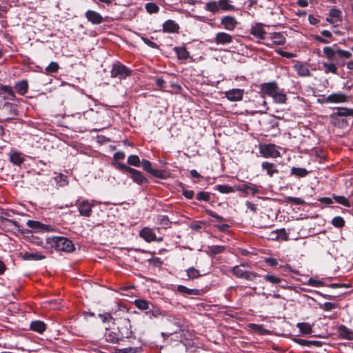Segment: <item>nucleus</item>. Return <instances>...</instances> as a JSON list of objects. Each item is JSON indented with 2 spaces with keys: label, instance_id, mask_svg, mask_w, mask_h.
Segmentation results:
<instances>
[{
  "label": "nucleus",
  "instance_id": "nucleus-37",
  "mask_svg": "<svg viewBox=\"0 0 353 353\" xmlns=\"http://www.w3.org/2000/svg\"><path fill=\"white\" fill-rule=\"evenodd\" d=\"M309 172H310L305 168L292 167L291 168L290 174L297 178H304L309 174Z\"/></svg>",
  "mask_w": 353,
  "mask_h": 353
},
{
  "label": "nucleus",
  "instance_id": "nucleus-45",
  "mask_svg": "<svg viewBox=\"0 0 353 353\" xmlns=\"http://www.w3.org/2000/svg\"><path fill=\"white\" fill-rule=\"evenodd\" d=\"M332 198L336 203L341 204L347 208H350L351 206L350 201L344 196H339L334 194L332 195Z\"/></svg>",
  "mask_w": 353,
  "mask_h": 353
},
{
  "label": "nucleus",
  "instance_id": "nucleus-26",
  "mask_svg": "<svg viewBox=\"0 0 353 353\" xmlns=\"http://www.w3.org/2000/svg\"><path fill=\"white\" fill-rule=\"evenodd\" d=\"M342 12L339 9L332 8L329 11V18H327V21L332 24L337 21H341Z\"/></svg>",
  "mask_w": 353,
  "mask_h": 353
},
{
  "label": "nucleus",
  "instance_id": "nucleus-29",
  "mask_svg": "<svg viewBox=\"0 0 353 353\" xmlns=\"http://www.w3.org/2000/svg\"><path fill=\"white\" fill-rule=\"evenodd\" d=\"M139 235L147 242H151L156 240L155 233L149 228H143L140 231Z\"/></svg>",
  "mask_w": 353,
  "mask_h": 353
},
{
  "label": "nucleus",
  "instance_id": "nucleus-15",
  "mask_svg": "<svg viewBox=\"0 0 353 353\" xmlns=\"http://www.w3.org/2000/svg\"><path fill=\"white\" fill-rule=\"evenodd\" d=\"M85 17L93 25H99L103 21V17L99 12L92 10H87Z\"/></svg>",
  "mask_w": 353,
  "mask_h": 353
},
{
  "label": "nucleus",
  "instance_id": "nucleus-25",
  "mask_svg": "<svg viewBox=\"0 0 353 353\" xmlns=\"http://www.w3.org/2000/svg\"><path fill=\"white\" fill-rule=\"evenodd\" d=\"M261 168L266 171L267 174L270 177H272L274 174L279 173V170L276 164L268 161H264L261 164Z\"/></svg>",
  "mask_w": 353,
  "mask_h": 353
},
{
  "label": "nucleus",
  "instance_id": "nucleus-43",
  "mask_svg": "<svg viewBox=\"0 0 353 353\" xmlns=\"http://www.w3.org/2000/svg\"><path fill=\"white\" fill-rule=\"evenodd\" d=\"M263 278L265 281L272 284L278 285V283H285V280L272 274H266Z\"/></svg>",
  "mask_w": 353,
  "mask_h": 353
},
{
  "label": "nucleus",
  "instance_id": "nucleus-3",
  "mask_svg": "<svg viewBox=\"0 0 353 353\" xmlns=\"http://www.w3.org/2000/svg\"><path fill=\"white\" fill-rule=\"evenodd\" d=\"M46 243L50 248H54L57 251L72 252L75 250L74 245L72 241L64 236H49L46 239Z\"/></svg>",
  "mask_w": 353,
  "mask_h": 353
},
{
  "label": "nucleus",
  "instance_id": "nucleus-56",
  "mask_svg": "<svg viewBox=\"0 0 353 353\" xmlns=\"http://www.w3.org/2000/svg\"><path fill=\"white\" fill-rule=\"evenodd\" d=\"M148 262L150 265L156 268H159L163 264V261L159 257L152 258L148 260Z\"/></svg>",
  "mask_w": 353,
  "mask_h": 353
},
{
  "label": "nucleus",
  "instance_id": "nucleus-20",
  "mask_svg": "<svg viewBox=\"0 0 353 353\" xmlns=\"http://www.w3.org/2000/svg\"><path fill=\"white\" fill-rule=\"evenodd\" d=\"M81 117L94 123H97L100 119L99 112L94 110L92 108L85 111L83 114H79V118Z\"/></svg>",
  "mask_w": 353,
  "mask_h": 353
},
{
  "label": "nucleus",
  "instance_id": "nucleus-17",
  "mask_svg": "<svg viewBox=\"0 0 353 353\" xmlns=\"http://www.w3.org/2000/svg\"><path fill=\"white\" fill-rule=\"evenodd\" d=\"M221 24L225 30L232 31L236 28L238 21L232 16H225L221 19Z\"/></svg>",
  "mask_w": 353,
  "mask_h": 353
},
{
  "label": "nucleus",
  "instance_id": "nucleus-22",
  "mask_svg": "<svg viewBox=\"0 0 353 353\" xmlns=\"http://www.w3.org/2000/svg\"><path fill=\"white\" fill-rule=\"evenodd\" d=\"M334 112L331 117L332 119L336 117H353V108H348L345 107H336L334 108Z\"/></svg>",
  "mask_w": 353,
  "mask_h": 353
},
{
  "label": "nucleus",
  "instance_id": "nucleus-23",
  "mask_svg": "<svg viewBox=\"0 0 353 353\" xmlns=\"http://www.w3.org/2000/svg\"><path fill=\"white\" fill-rule=\"evenodd\" d=\"M46 324L40 320L32 321L30 322L29 329L39 334H43L46 330Z\"/></svg>",
  "mask_w": 353,
  "mask_h": 353
},
{
  "label": "nucleus",
  "instance_id": "nucleus-58",
  "mask_svg": "<svg viewBox=\"0 0 353 353\" xmlns=\"http://www.w3.org/2000/svg\"><path fill=\"white\" fill-rule=\"evenodd\" d=\"M98 316L101 319V321L103 323L110 322L114 319L113 317L111 316L110 313L108 312L99 314Z\"/></svg>",
  "mask_w": 353,
  "mask_h": 353
},
{
  "label": "nucleus",
  "instance_id": "nucleus-4",
  "mask_svg": "<svg viewBox=\"0 0 353 353\" xmlns=\"http://www.w3.org/2000/svg\"><path fill=\"white\" fill-rule=\"evenodd\" d=\"M113 166L118 170L123 173H129L130 178L133 182L141 185L143 184L148 183V179L139 170L132 168L125 164L117 161L112 163Z\"/></svg>",
  "mask_w": 353,
  "mask_h": 353
},
{
  "label": "nucleus",
  "instance_id": "nucleus-53",
  "mask_svg": "<svg viewBox=\"0 0 353 353\" xmlns=\"http://www.w3.org/2000/svg\"><path fill=\"white\" fill-rule=\"evenodd\" d=\"M59 69L58 63L52 61L46 68L48 74L57 73Z\"/></svg>",
  "mask_w": 353,
  "mask_h": 353
},
{
  "label": "nucleus",
  "instance_id": "nucleus-54",
  "mask_svg": "<svg viewBox=\"0 0 353 353\" xmlns=\"http://www.w3.org/2000/svg\"><path fill=\"white\" fill-rule=\"evenodd\" d=\"M108 339L107 340L111 343H118L120 340H123V339L121 338V336H119V332L115 333L113 332H110L108 333L107 336Z\"/></svg>",
  "mask_w": 353,
  "mask_h": 353
},
{
  "label": "nucleus",
  "instance_id": "nucleus-14",
  "mask_svg": "<svg viewBox=\"0 0 353 353\" xmlns=\"http://www.w3.org/2000/svg\"><path fill=\"white\" fill-rule=\"evenodd\" d=\"M244 90L233 88L225 92V97L230 101H241L243 97Z\"/></svg>",
  "mask_w": 353,
  "mask_h": 353
},
{
  "label": "nucleus",
  "instance_id": "nucleus-57",
  "mask_svg": "<svg viewBox=\"0 0 353 353\" xmlns=\"http://www.w3.org/2000/svg\"><path fill=\"white\" fill-rule=\"evenodd\" d=\"M320 307L325 311H331L336 307V304L331 302H325L323 305H321Z\"/></svg>",
  "mask_w": 353,
  "mask_h": 353
},
{
  "label": "nucleus",
  "instance_id": "nucleus-52",
  "mask_svg": "<svg viewBox=\"0 0 353 353\" xmlns=\"http://www.w3.org/2000/svg\"><path fill=\"white\" fill-rule=\"evenodd\" d=\"M67 178L66 175H64L63 174H59L54 177V181L60 186H65L68 183Z\"/></svg>",
  "mask_w": 353,
  "mask_h": 353
},
{
  "label": "nucleus",
  "instance_id": "nucleus-21",
  "mask_svg": "<svg viewBox=\"0 0 353 353\" xmlns=\"http://www.w3.org/2000/svg\"><path fill=\"white\" fill-rule=\"evenodd\" d=\"M349 99V97L343 92H333L327 96V101L330 103H345Z\"/></svg>",
  "mask_w": 353,
  "mask_h": 353
},
{
  "label": "nucleus",
  "instance_id": "nucleus-64",
  "mask_svg": "<svg viewBox=\"0 0 353 353\" xmlns=\"http://www.w3.org/2000/svg\"><path fill=\"white\" fill-rule=\"evenodd\" d=\"M121 353H139L138 348L134 347H127L121 350Z\"/></svg>",
  "mask_w": 353,
  "mask_h": 353
},
{
  "label": "nucleus",
  "instance_id": "nucleus-35",
  "mask_svg": "<svg viewBox=\"0 0 353 353\" xmlns=\"http://www.w3.org/2000/svg\"><path fill=\"white\" fill-rule=\"evenodd\" d=\"M134 305L141 310H145V312L150 309V306L152 303L143 299H135L133 302Z\"/></svg>",
  "mask_w": 353,
  "mask_h": 353
},
{
  "label": "nucleus",
  "instance_id": "nucleus-24",
  "mask_svg": "<svg viewBox=\"0 0 353 353\" xmlns=\"http://www.w3.org/2000/svg\"><path fill=\"white\" fill-rule=\"evenodd\" d=\"M274 45H283L285 43V36L282 32L270 33L268 38Z\"/></svg>",
  "mask_w": 353,
  "mask_h": 353
},
{
  "label": "nucleus",
  "instance_id": "nucleus-48",
  "mask_svg": "<svg viewBox=\"0 0 353 353\" xmlns=\"http://www.w3.org/2000/svg\"><path fill=\"white\" fill-rule=\"evenodd\" d=\"M196 199L199 201L209 202L211 199V193L204 191L199 192L196 194Z\"/></svg>",
  "mask_w": 353,
  "mask_h": 353
},
{
  "label": "nucleus",
  "instance_id": "nucleus-60",
  "mask_svg": "<svg viewBox=\"0 0 353 353\" xmlns=\"http://www.w3.org/2000/svg\"><path fill=\"white\" fill-rule=\"evenodd\" d=\"M141 40L144 42L145 44H146L148 46L157 49L159 48V46L152 41H150L148 38L142 37Z\"/></svg>",
  "mask_w": 353,
  "mask_h": 353
},
{
  "label": "nucleus",
  "instance_id": "nucleus-46",
  "mask_svg": "<svg viewBox=\"0 0 353 353\" xmlns=\"http://www.w3.org/2000/svg\"><path fill=\"white\" fill-rule=\"evenodd\" d=\"M187 276L190 279H194L199 278L201 275L199 270L194 267L189 268L186 270Z\"/></svg>",
  "mask_w": 353,
  "mask_h": 353
},
{
  "label": "nucleus",
  "instance_id": "nucleus-34",
  "mask_svg": "<svg viewBox=\"0 0 353 353\" xmlns=\"http://www.w3.org/2000/svg\"><path fill=\"white\" fill-rule=\"evenodd\" d=\"M294 341L300 345L302 346H315V347H321L322 345V342L319 341H309L301 339H294Z\"/></svg>",
  "mask_w": 353,
  "mask_h": 353
},
{
  "label": "nucleus",
  "instance_id": "nucleus-19",
  "mask_svg": "<svg viewBox=\"0 0 353 353\" xmlns=\"http://www.w3.org/2000/svg\"><path fill=\"white\" fill-rule=\"evenodd\" d=\"M179 29V25L171 19L165 21L163 24V31L165 33H178Z\"/></svg>",
  "mask_w": 353,
  "mask_h": 353
},
{
  "label": "nucleus",
  "instance_id": "nucleus-12",
  "mask_svg": "<svg viewBox=\"0 0 353 353\" xmlns=\"http://www.w3.org/2000/svg\"><path fill=\"white\" fill-rule=\"evenodd\" d=\"M209 41L217 45H227L233 41V37L226 32H219L216 34L214 38L210 39Z\"/></svg>",
  "mask_w": 353,
  "mask_h": 353
},
{
  "label": "nucleus",
  "instance_id": "nucleus-33",
  "mask_svg": "<svg viewBox=\"0 0 353 353\" xmlns=\"http://www.w3.org/2000/svg\"><path fill=\"white\" fill-rule=\"evenodd\" d=\"M177 292L183 295H200V290L198 289H190L185 285L177 286Z\"/></svg>",
  "mask_w": 353,
  "mask_h": 353
},
{
  "label": "nucleus",
  "instance_id": "nucleus-36",
  "mask_svg": "<svg viewBox=\"0 0 353 353\" xmlns=\"http://www.w3.org/2000/svg\"><path fill=\"white\" fill-rule=\"evenodd\" d=\"M298 75L301 77H309L311 73L310 70L303 63H299L294 65Z\"/></svg>",
  "mask_w": 353,
  "mask_h": 353
},
{
  "label": "nucleus",
  "instance_id": "nucleus-6",
  "mask_svg": "<svg viewBox=\"0 0 353 353\" xmlns=\"http://www.w3.org/2000/svg\"><path fill=\"white\" fill-rule=\"evenodd\" d=\"M110 74L112 78L123 80L132 74V70L121 62L117 61L112 64Z\"/></svg>",
  "mask_w": 353,
  "mask_h": 353
},
{
  "label": "nucleus",
  "instance_id": "nucleus-61",
  "mask_svg": "<svg viewBox=\"0 0 353 353\" xmlns=\"http://www.w3.org/2000/svg\"><path fill=\"white\" fill-rule=\"evenodd\" d=\"M182 194L183 196H185L188 199H193L194 196V192L193 190H189L186 189L182 190Z\"/></svg>",
  "mask_w": 353,
  "mask_h": 353
},
{
  "label": "nucleus",
  "instance_id": "nucleus-49",
  "mask_svg": "<svg viewBox=\"0 0 353 353\" xmlns=\"http://www.w3.org/2000/svg\"><path fill=\"white\" fill-rule=\"evenodd\" d=\"M331 223L335 228H342L343 227L345 226V223L343 218L340 216H334L332 219Z\"/></svg>",
  "mask_w": 353,
  "mask_h": 353
},
{
  "label": "nucleus",
  "instance_id": "nucleus-16",
  "mask_svg": "<svg viewBox=\"0 0 353 353\" xmlns=\"http://www.w3.org/2000/svg\"><path fill=\"white\" fill-rule=\"evenodd\" d=\"M92 205L88 201H83L78 204V209L80 215L90 217L92 212Z\"/></svg>",
  "mask_w": 353,
  "mask_h": 353
},
{
  "label": "nucleus",
  "instance_id": "nucleus-30",
  "mask_svg": "<svg viewBox=\"0 0 353 353\" xmlns=\"http://www.w3.org/2000/svg\"><path fill=\"white\" fill-rule=\"evenodd\" d=\"M28 82L26 79L16 83L14 85L16 92L22 96H24L28 92Z\"/></svg>",
  "mask_w": 353,
  "mask_h": 353
},
{
  "label": "nucleus",
  "instance_id": "nucleus-8",
  "mask_svg": "<svg viewBox=\"0 0 353 353\" xmlns=\"http://www.w3.org/2000/svg\"><path fill=\"white\" fill-rule=\"evenodd\" d=\"M118 332L123 339H129L132 335L131 323L128 318H121L118 321Z\"/></svg>",
  "mask_w": 353,
  "mask_h": 353
},
{
  "label": "nucleus",
  "instance_id": "nucleus-55",
  "mask_svg": "<svg viewBox=\"0 0 353 353\" xmlns=\"http://www.w3.org/2000/svg\"><path fill=\"white\" fill-rule=\"evenodd\" d=\"M205 212L207 213L208 215H209L213 218H215L219 222L230 221L229 219H225V218L219 215L218 214H216V212H213L211 210L207 209V210H205Z\"/></svg>",
  "mask_w": 353,
  "mask_h": 353
},
{
  "label": "nucleus",
  "instance_id": "nucleus-39",
  "mask_svg": "<svg viewBox=\"0 0 353 353\" xmlns=\"http://www.w3.org/2000/svg\"><path fill=\"white\" fill-rule=\"evenodd\" d=\"M157 223L162 225L165 229L170 228L172 223L167 215H158L157 218Z\"/></svg>",
  "mask_w": 353,
  "mask_h": 353
},
{
  "label": "nucleus",
  "instance_id": "nucleus-41",
  "mask_svg": "<svg viewBox=\"0 0 353 353\" xmlns=\"http://www.w3.org/2000/svg\"><path fill=\"white\" fill-rule=\"evenodd\" d=\"M209 249V254L211 256H214L216 254H221L225 250V247L223 245H212L208 247Z\"/></svg>",
  "mask_w": 353,
  "mask_h": 353
},
{
  "label": "nucleus",
  "instance_id": "nucleus-40",
  "mask_svg": "<svg viewBox=\"0 0 353 353\" xmlns=\"http://www.w3.org/2000/svg\"><path fill=\"white\" fill-rule=\"evenodd\" d=\"M296 326L303 334H310L312 332V326L308 323H298Z\"/></svg>",
  "mask_w": 353,
  "mask_h": 353
},
{
  "label": "nucleus",
  "instance_id": "nucleus-42",
  "mask_svg": "<svg viewBox=\"0 0 353 353\" xmlns=\"http://www.w3.org/2000/svg\"><path fill=\"white\" fill-rule=\"evenodd\" d=\"M325 73L337 74V67L334 63L324 62L322 63Z\"/></svg>",
  "mask_w": 353,
  "mask_h": 353
},
{
  "label": "nucleus",
  "instance_id": "nucleus-2",
  "mask_svg": "<svg viewBox=\"0 0 353 353\" xmlns=\"http://www.w3.org/2000/svg\"><path fill=\"white\" fill-rule=\"evenodd\" d=\"M323 52L330 61H335L336 65L339 67L345 65V59H350L352 57L350 52L339 49L336 44L333 45V46L324 47Z\"/></svg>",
  "mask_w": 353,
  "mask_h": 353
},
{
  "label": "nucleus",
  "instance_id": "nucleus-11",
  "mask_svg": "<svg viewBox=\"0 0 353 353\" xmlns=\"http://www.w3.org/2000/svg\"><path fill=\"white\" fill-rule=\"evenodd\" d=\"M260 152L265 158H276L280 157V152L277 150V146L272 143H269L261 146Z\"/></svg>",
  "mask_w": 353,
  "mask_h": 353
},
{
  "label": "nucleus",
  "instance_id": "nucleus-51",
  "mask_svg": "<svg viewBox=\"0 0 353 353\" xmlns=\"http://www.w3.org/2000/svg\"><path fill=\"white\" fill-rule=\"evenodd\" d=\"M145 8L146 11L150 14L157 13L159 10V6L153 2L147 3Z\"/></svg>",
  "mask_w": 353,
  "mask_h": 353
},
{
  "label": "nucleus",
  "instance_id": "nucleus-59",
  "mask_svg": "<svg viewBox=\"0 0 353 353\" xmlns=\"http://www.w3.org/2000/svg\"><path fill=\"white\" fill-rule=\"evenodd\" d=\"M3 214L5 215V216H2V219L4 221L13 224L15 227H17V228L19 227L17 221L8 218L9 216H10V212H4Z\"/></svg>",
  "mask_w": 353,
  "mask_h": 353
},
{
  "label": "nucleus",
  "instance_id": "nucleus-18",
  "mask_svg": "<svg viewBox=\"0 0 353 353\" xmlns=\"http://www.w3.org/2000/svg\"><path fill=\"white\" fill-rule=\"evenodd\" d=\"M236 190L243 193H245L246 195H248L250 193V192L253 196L259 192V190L256 185L253 184L252 183H246L242 185H239L236 188Z\"/></svg>",
  "mask_w": 353,
  "mask_h": 353
},
{
  "label": "nucleus",
  "instance_id": "nucleus-63",
  "mask_svg": "<svg viewBox=\"0 0 353 353\" xmlns=\"http://www.w3.org/2000/svg\"><path fill=\"white\" fill-rule=\"evenodd\" d=\"M125 157V154L122 151H118L114 154V159L116 161L123 160Z\"/></svg>",
  "mask_w": 353,
  "mask_h": 353
},
{
  "label": "nucleus",
  "instance_id": "nucleus-5",
  "mask_svg": "<svg viewBox=\"0 0 353 353\" xmlns=\"http://www.w3.org/2000/svg\"><path fill=\"white\" fill-rule=\"evenodd\" d=\"M204 9L213 14L217 13L220 10L234 11L236 10L235 6L230 3V0L210 1L205 3Z\"/></svg>",
  "mask_w": 353,
  "mask_h": 353
},
{
  "label": "nucleus",
  "instance_id": "nucleus-13",
  "mask_svg": "<svg viewBox=\"0 0 353 353\" xmlns=\"http://www.w3.org/2000/svg\"><path fill=\"white\" fill-rule=\"evenodd\" d=\"M250 34L258 39H265L267 37V32L263 28V25L260 23H256L250 29Z\"/></svg>",
  "mask_w": 353,
  "mask_h": 353
},
{
  "label": "nucleus",
  "instance_id": "nucleus-1",
  "mask_svg": "<svg viewBox=\"0 0 353 353\" xmlns=\"http://www.w3.org/2000/svg\"><path fill=\"white\" fill-rule=\"evenodd\" d=\"M260 94L262 97L265 96L271 97L274 102L283 104L287 101V96L283 89L279 88L278 83L275 81L263 83L259 85Z\"/></svg>",
  "mask_w": 353,
  "mask_h": 353
},
{
  "label": "nucleus",
  "instance_id": "nucleus-27",
  "mask_svg": "<svg viewBox=\"0 0 353 353\" xmlns=\"http://www.w3.org/2000/svg\"><path fill=\"white\" fill-rule=\"evenodd\" d=\"M21 256L26 261H40L46 259V256L39 252H21Z\"/></svg>",
  "mask_w": 353,
  "mask_h": 353
},
{
  "label": "nucleus",
  "instance_id": "nucleus-62",
  "mask_svg": "<svg viewBox=\"0 0 353 353\" xmlns=\"http://www.w3.org/2000/svg\"><path fill=\"white\" fill-rule=\"evenodd\" d=\"M264 261L272 267H275L278 265V261L274 258H265Z\"/></svg>",
  "mask_w": 353,
  "mask_h": 353
},
{
  "label": "nucleus",
  "instance_id": "nucleus-44",
  "mask_svg": "<svg viewBox=\"0 0 353 353\" xmlns=\"http://www.w3.org/2000/svg\"><path fill=\"white\" fill-rule=\"evenodd\" d=\"M214 189L222 194H229L234 192V188L228 185H216Z\"/></svg>",
  "mask_w": 353,
  "mask_h": 353
},
{
  "label": "nucleus",
  "instance_id": "nucleus-31",
  "mask_svg": "<svg viewBox=\"0 0 353 353\" xmlns=\"http://www.w3.org/2000/svg\"><path fill=\"white\" fill-rule=\"evenodd\" d=\"M338 332L339 336L345 339L353 340V331L347 328L345 325H341L339 327Z\"/></svg>",
  "mask_w": 353,
  "mask_h": 353
},
{
  "label": "nucleus",
  "instance_id": "nucleus-50",
  "mask_svg": "<svg viewBox=\"0 0 353 353\" xmlns=\"http://www.w3.org/2000/svg\"><path fill=\"white\" fill-rule=\"evenodd\" d=\"M288 203L297 205H303L305 203V201L301 198L288 196L285 199Z\"/></svg>",
  "mask_w": 353,
  "mask_h": 353
},
{
  "label": "nucleus",
  "instance_id": "nucleus-7",
  "mask_svg": "<svg viewBox=\"0 0 353 353\" xmlns=\"http://www.w3.org/2000/svg\"><path fill=\"white\" fill-rule=\"evenodd\" d=\"M141 165L142 166L143 170H145V172L150 174L154 177L161 179H166L169 176V174L166 170L152 168V163L148 160L143 159L141 161Z\"/></svg>",
  "mask_w": 353,
  "mask_h": 353
},
{
  "label": "nucleus",
  "instance_id": "nucleus-38",
  "mask_svg": "<svg viewBox=\"0 0 353 353\" xmlns=\"http://www.w3.org/2000/svg\"><path fill=\"white\" fill-rule=\"evenodd\" d=\"M145 314L152 319V317L157 318L162 315V311L152 303L150 306V309L145 312Z\"/></svg>",
  "mask_w": 353,
  "mask_h": 353
},
{
  "label": "nucleus",
  "instance_id": "nucleus-47",
  "mask_svg": "<svg viewBox=\"0 0 353 353\" xmlns=\"http://www.w3.org/2000/svg\"><path fill=\"white\" fill-rule=\"evenodd\" d=\"M141 161L136 154L130 155L128 158V164L134 167H140Z\"/></svg>",
  "mask_w": 353,
  "mask_h": 353
},
{
  "label": "nucleus",
  "instance_id": "nucleus-28",
  "mask_svg": "<svg viewBox=\"0 0 353 353\" xmlns=\"http://www.w3.org/2000/svg\"><path fill=\"white\" fill-rule=\"evenodd\" d=\"M173 50L177 56V59L180 61H186L190 57V52L187 50L185 46H176Z\"/></svg>",
  "mask_w": 353,
  "mask_h": 353
},
{
  "label": "nucleus",
  "instance_id": "nucleus-9",
  "mask_svg": "<svg viewBox=\"0 0 353 353\" xmlns=\"http://www.w3.org/2000/svg\"><path fill=\"white\" fill-rule=\"evenodd\" d=\"M244 265H236L232 268V273L237 278L244 279L248 281H253L259 275L254 272H248L243 270L241 267Z\"/></svg>",
  "mask_w": 353,
  "mask_h": 353
},
{
  "label": "nucleus",
  "instance_id": "nucleus-10",
  "mask_svg": "<svg viewBox=\"0 0 353 353\" xmlns=\"http://www.w3.org/2000/svg\"><path fill=\"white\" fill-rule=\"evenodd\" d=\"M26 225L35 232H52L55 230V228L50 225L43 224L39 221L28 220Z\"/></svg>",
  "mask_w": 353,
  "mask_h": 353
},
{
  "label": "nucleus",
  "instance_id": "nucleus-32",
  "mask_svg": "<svg viewBox=\"0 0 353 353\" xmlns=\"http://www.w3.org/2000/svg\"><path fill=\"white\" fill-rule=\"evenodd\" d=\"M10 162L13 165L20 166L24 161L23 154L19 152H14L10 154Z\"/></svg>",
  "mask_w": 353,
  "mask_h": 353
}]
</instances>
